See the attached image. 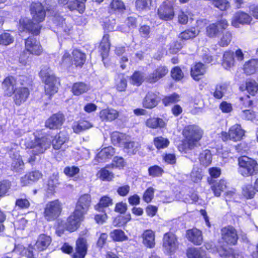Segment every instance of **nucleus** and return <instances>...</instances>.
I'll list each match as a JSON object with an SVG mask.
<instances>
[{
  "instance_id": "nucleus-1",
  "label": "nucleus",
  "mask_w": 258,
  "mask_h": 258,
  "mask_svg": "<svg viewBox=\"0 0 258 258\" xmlns=\"http://www.w3.org/2000/svg\"><path fill=\"white\" fill-rule=\"evenodd\" d=\"M29 10L32 18L20 19L19 26L22 31L33 36H38L40 34L42 27L40 23L44 21L46 17V11L42 4L38 1L32 2Z\"/></svg>"
},
{
  "instance_id": "nucleus-2",
  "label": "nucleus",
  "mask_w": 258,
  "mask_h": 258,
  "mask_svg": "<svg viewBox=\"0 0 258 258\" xmlns=\"http://www.w3.org/2000/svg\"><path fill=\"white\" fill-rule=\"evenodd\" d=\"M204 134V131L198 125L193 124L185 125L182 131L183 139L178 146L179 150L187 153L188 151L201 146V141Z\"/></svg>"
},
{
  "instance_id": "nucleus-3",
  "label": "nucleus",
  "mask_w": 258,
  "mask_h": 258,
  "mask_svg": "<svg viewBox=\"0 0 258 258\" xmlns=\"http://www.w3.org/2000/svg\"><path fill=\"white\" fill-rule=\"evenodd\" d=\"M86 54L78 48L73 49L71 53L65 50L59 61V66L69 73H73L75 68L82 69L86 62Z\"/></svg>"
},
{
  "instance_id": "nucleus-4",
  "label": "nucleus",
  "mask_w": 258,
  "mask_h": 258,
  "mask_svg": "<svg viewBox=\"0 0 258 258\" xmlns=\"http://www.w3.org/2000/svg\"><path fill=\"white\" fill-rule=\"evenodd\" d=\"M26 149L31 150L32 155L28 159V163L34 165L36 160V156L44 153L49 148L50 143L45 136L41 137L35 136L33 139L25 141Z\"/></svg>"
},
{
  "instance_id": "nucleus-5",
  "label": "nucleus",
  "mask_w": 258,
  "mask_h": 258,
  "mask_svg": "<svg viewBox=\"0 0 258 258\" xmlns=\"http://www.w3.org/2000/svg\"><path fill=\"white\" fill-rule=\"evenodd\" d=\"M20 86L17 87L13 94V101L17 106L25 103L29 98L33 89L32 80L26 76H22L19 80Z\"/></svg>"
},
{
  "instance_id": "nucleus-6",
  "label": "nucleus",
  "mask_w": 258,
  "mask_h": 258,
  "mask_svg": "<svg viewBox=\"0 0 258 258\" xmlns=\"http://www.w3.org/2000/svg\"><path fill=\"white\" fill-rule=\"evenodd\" d=\"M69 141V135L64 131H60L52 138L50 143L53 149L57 151L55 154V157L57 159L60 160L66 156V150L69 148L68 144Z\"/></svg>"
},
{
  "instance_id": "nucleus-7",
  "label": "nucleus",
  "mask_w": 258,
  "mask_h": 258,
  "mask_svg": "<svg viewBox=\"0 0 258 258\" xmlns=\"http://www.w3.org/2000/svg\"><path fill=\"white\" fill-rule=\"evenodd\" d=\"M39 76L45 84L44 92L48 98L51 99L53 96L58 92V88L55 86L57 82L56 76L51 74L49 68L44 67L39 73Z\"/></svg>"
},
{
  "instance_id": "nucleus-8",
  "label": "nucleus",
  "mask_w": 258,
  "mask_h": 258,
  "mask_svg": "<svg viewBox=\"0 0 258 258\" xmlns=\"http://www.w3.org/2000/svg\"><path fill=\"white\" fill-rule=\"evenodd\" d=\"M24 50L20 56L21 61L26 63L29 57H25L26 54L40 56L43 53V49L40 41L33 36H30L26 38L24 40Z\"/></svg>"
},
{
  "instance_id": "nucleus-9",
  "label": "nucleus",
  "mask_w": 258,
  "mask_h": 258,
  "mask_svg": "<svg viewBox=\"0 0 258 258\" xmlns=\"http://www.w3.org/2000/svg\"><path fill=\"white\" fill-rule=\"evenodd\" d=\"M62 204L58 199L48 202L44 208L43 216L47 222L59 219L62 213Z\"/></svg>"
},
{
  "instance_id": "nucleus-10",
  "label": "nucleus",
  "mask_w": 258,
  "mask_h": 258,
  "mask_svg": "<svg viewBox=\"0 0 258 258\" xmlns=\"http://www.w3.org/2000/svg\"><path fill=\"white\" fill-rule=\"evenodd\" d=\"M176 0H164L157 9L158 18L163 21H170L175 17Z\"/></svg>"
},
{
  "instance_id": "nucleus-11",
  "label": "nucleus",
  "mask_w": 258,
  "mask_h": 258,
  "mask_svg": "<svg viewBox=\"0 0 258 258\" xmlns=\"http://www.w3.org/2000/svg\"><path fill=\"white\" fill-rule=\"evenodd\" d=\"M239 172L245 177L253 176L258 172V164L256 161L245 156L238 159Z\"/></svg>"
},
{
  "instance_id": "nucleus-12",
  "label": "nucleus",
  "mask_w": 258,
  "mask_h": 258,
  "mask_svg": "<svg viewBox=\"0 0 258 258\" xmlns=\"http://www.w3.org/2000/svg\"><path fill=\"white\" fill-rule=\"evenodd\" d=\"M162 246L168 254H174L179 247L176 235L170 231L165 233L163 235Z\"/></svg>"
},
{
  "instance_id": "nucleus-13",
  "label": "nucleus",
  "mask_w": 258,
  "mask_h": 258,
  "mask_svg": "<svg viewBox=\"0 0 258 258\" xmlns=\"http://www.w3.org/2000/svg\"><path fill=\"white\" fill-rule=\"evenodd\" d=\"M92 202L90 194L88 193L82 194L78 197L74 211L85 217L91 207Z\"/></svg>"
},
{
  "instance_id": "nucleus-14",
  "label": "nucleus",
  "mask_w": 258,
  "mask_h": 258,
  "mask_svg": "<svg viewBox=\"0 0 258 258\" xmlns=\"http://www.w3.org/2000/svg\"><path fill=\"white\" fill-rule=\"evenodd\" d=\"M201 247L209 252L218 253L220 257L226 256V239L222 237L216 245L212 241H207Z\"/></svg>"
},
{
  "instance_id": "nucleus-15",
  "label": "nucleus",
  "mask_w": 258,
  "mask_h": 258,
  "mask_svg": "<svg viewBox=\"0 0 258 258\" xmlns=\"http://www.w3.org/2000/svg\"><path fill=\"white\" fill-rule=\"evenodd\" d=\"M85 217L78 213L73 212L67 218L65 222L67 231L72 233L77 231L81 226L82 222L84 220Z\"/></svg>"
},
{
  "instance_id": "nucleus-16",
  "label": "nucleus",
  "mask_w": 258,
  "mask_h": 258,
  "mask_svg": "<svg viewBox=\"0 0 258 258\" xmlns=\"http://www.w3.org/2000/svg\"><path fill=\"white\" fill-rule=\"evenodd\" d=\"M88 247L87 239L82 236L79 237L76 240L72 258H85L87 254Z\"/></svg>"
},
{
  "instance_id": "nucleus-17",
  "label": "nucleus",
  "mask_w": 258,
  "mask_h": 258,
  "mask_svg": "<svg viewBox=\"0 0 258 258\" xmlns=\"http://www.w3.org/2000/svg\"><path fill=\"white\" fill-rule=\"evenodd\" d=\"M169 70L167 66L160 64L155 67L146 78L147 82L154 84L164 78L168 74Z\"/></svg>"
},
{
  "instance_id": "nucleus-18",
  "label": "nucleus",
  "mask_w": 258,
  "mask_h": 258,
  "mask_svg": "<svg viewBox=\"0 0 258 258\" xmlns=\"http://www.w3.org/2000/svg\"><path fill=\"white\" fill-rule=\"evenodd\" d=\"M64 114L59 111L53 113L47 118L45 122V126L52 130H60L65 121Z\"/></svg>"
},
{
  "instance_id": "nucleus-19",
  "label": "nucleus",
  "mask_w": 258,
  "mask_h": 258,
  "mask_svg": "<svg viewBox=\"0 0 258 258\" xmlns=\"http://www.w3.org/2000/svg\"><path fill=\"white\" fill-rule=\"evenodd\" d=\"M226 29V22L223 20L217 21L215 23L209 24L206 28V34L209 38H215L223 33Z\"/></svg>"
},
{
  "instance_id": "nucleus-20",
  "label": "nucleus",
  "mask_w": 258,
  "mask_h": 258,
  "mask_svg": "<svg viewBox=\"0 0 258 258\" xmlns=\"http://www.w3.org/2000/svg\"><path fill=\"white\" fill-rule=\"evenodd\" d=\"M1 88L5 97L12 96L17 88L15 77L12 75L6 77L1 83Z\"/></svg>"
},
{
  "instance_id": "nucleus-21",
  "label": "nucleus",
  "mask_w": 258,
  "mask_h": 258,
  "mask_svg": "<svg viewBox=\"0 0 258 258\" xmlns=\"http://www.w3.org/2000/svg\"><path fill=\"white\" fill-rule=\"evenodd\" d=\"M160 101L158 93L153 91H148L142 101V107L147 109H152L157 107Z\"/></svg>"
},
{
  "instance_id": "nucleus-22",
  "label": "nucleus",
  "mask_w": 258,
  "mask_h": 258,
  "mask_svg": "<svg viewBox=\"0 0 258 258\" xmlns=\"http://www.w3.org/2000/svg\"><path fill=\"white\" fill-rule=\"evenodd\" d=\"M185 237L189 242L195 245L200 246L203 243V232L196 227L186 230Z\"/></svg>"
},
{
  "instance_id": "nucleus-23",
  "label": "nucleus",
  "mask_w": 258,
  "mask_h": 258,
  "mask_svg": "<svg viewBox=\"0 0 258 258\" xmlns=\"http://www.w3.org/2000/svg\"><path fill=\"white\" fill-rule=\"evenodd\" d=\"M119 112L112 108L107 107L101 109L99 112V117L103 122H112L117 119L119 117Z\"/></svg>"
},
{
  "instance_id": "nucleus-24",
  "label": "nucleus",
  "mask_w": 258,
  "mask_h": 258,
  "mask_svg": "<svg viewBox=\"0 0 258 258\" xmlns=\"http://www.w3.org/2000/svg\"><path fill=\"white\" fill-rule=\"evenodd\" d=\"M206 73V67L201 62H196L191 67L190 74L191 78L196 81H199Z\"/></svg>"
},
{
  "instance_id": "nucleus-25",
  "label": "nucleus",
  "mask_w": 258,
  "mask_h": 258,
  "mask_svg": "<svg viewBox=\"0 0 258 258\" xmlns=\"http://www.w3.org/2000/svg\"><path fill=\"white\" fill-rule=\"evenodd\" d=\"M52 242L51 237L45 233L40 234L36 241L35 245L39 251L46 250Z\"/></svg>"
},
{
  "instance_id": "nucleus-26",
  "label": "nucleus",
  "mask_w": 258,
  "mask_h": 258,
  "mask_svg": "<svg viewBox=\"0 0 258 258\" xmlns=\"http://www.w3.org/2000/svg\"><path fill=\"white\" fill-rule=\"evenodd\" d=\"M145 124L147 127L151 129H161L166 127L167 122L162 118L150 116L145 120Z\"/></svg>"
},
{
  "instance_id": "nucleus-27",
  "label": "nucleus",
  "mask_w": 258,
  "mask_h": 258,
  "mask_svg": "<svg viewBox=\"0 0 258 258\" xmlns=\"http://www.w3.org/2000/svg\"><path fill=\"white\" fill-rule=\"evenodd\" d=\"M110 36L108 34L103 35L99 45V52L102 60L106 58L108 55L111 46Z\"/></svg>"
},
{
  "instance_id": "nucleus-28",
  "label": "nucleus",
  "mask_w": 258,
  "mask_h": 258,
  "mask_svg": "<svg viewBox=\"0 0 258 258\" xmlns=\"http://www.w3.org/2000/svg\"><path fill=\"white\" fill-rule=\"evenodd\" d=\"M125 10V5L121 0H111L108 6V11L110 14H122Z\"/></svg>"
},
{
  "instance_id": "nucleus-29",
  "label": "nucleus",
  "mask_w": 258,
  "mask_h": 258,
  "mask_svg": "<svg viewBox=\"0 0 258 258\" xmlns=\"http://www.w3.org/2000/svg\"><path fill=\"white\" fill-rule=\"evenodd\" d=\"M115 152V149L111 146L102 148L96 155L99 162H106L113 156Z\"/></svg>"
},
{
  "instance_id": "nucleus-30",
  "label": "nucleus",
  "mask_w": 258,
  "mask_h": 258,
  "mask_svg": "<svg viewBox=\"0 0 258 258\" xmlns=\"http://www.w3.org/2000/svg\"><path fill=\"white\" fill-rule=\"evenodd\" d=\"M185 253L187 258H210L203 247H188Z\"/></svg>"
},
{
  "instance_id": "nucleus-31",
  "label": "nucleus",
  "mask_w": 258,
  "mask_h": 258,
  "mask_svg": "<svg viewBox=\"0 0 258 258\" xmlns=\"http://www.w3.org/2000/svg\"><path fill=\"white\" fill-rule=\"evenodd\" d=\"M113 204L112 199L108 195H104L100 198L98 203L94 206V209L97 212H105V209Z\"/></svg>"
},
{
  "instance_id": "nucleus-32",
  "label": "nucleus",
  "mask_w": 258,
  "mask_h": 258,
  "mask_svg": "<svg viewBox=\"0 0 258 258\" xmlns=\"http://www.w3.org/2000/svg\"><path fill=\"white\" fill-rule=\"evenodd\" d=\"M143 243L148 248H152L155 245V232L151 230L147 229L144 231L142 234Z\"/></svg>"
},
{
  "instance_id": "nucleus-33",
  "label": "nucleus",
  "mask_w": 258,
  "mask_h": 258,
  "mask_svg": "<svg viewBox=\"0 0 258 258\" xmlns=\"http://www.w3.org/2000/svg\"><path fill=\"white\" fill-rule=\"evenodd\" d=\"M90 90L89 86L84 82L74 83L71 87V91L75 96H80L88 92Z\"/></svg>"
},
{
  "instance_id": "nucleus-34",
  "label": "nucleus",
  "mask_w": 258,
  "mask_h": 258,
  "mask_svg": "<svg viewBox=\"0 0 258 258\" xmlns=\"http://www.w3.org/2000/svg\"><path fill=\"white\" fill-rule=\"evenodd\" d=\"M234 56H235L236 59L240 61L244 59V54L240 49H237L235 52L229 50L227 51V67L231 68L235 65Z\"/></svg>"
},
{
  "instance_id": "nucleus-35",
  "label": "nucleus",
  "mask_w": 258,
  "mask_h": 258,
  "mask_svg": "<svg viewBox=\"0 0 258 258\" xmlns=\"http://www.w3.org/2000/svg\"><path fill=\"white\" fill-rule=\"evenodd\" d=\"M93 127V124L88 120L81 119L75 121L72 126L74 133L80 134L81 132L88 130Z\"/></svg>"
},
{
  "instance_id": "nucleus-36",
  "label": "nucleus",
  "mask_w": 258,
  "mask_h": 258,
  "mask_svg": "<svg viewBox=\"0 0 258 258\" xmlns=\"http://www.w3.org/2000/svg\"><path fill=\"white\" fill-rule=\"evenodd\" d=\"M244 135V131L239 124H235L229 130L228 136L230 139L235 141L240 140Z\"/></svg>"
},
{
  "instance_id": "nucleus-37",
  "label": "nucleus",
  "mask_w": 258,
  "mask_h": 258,
  "mask_svg": "<svg viewBox=\"0 0 258 258\" xmlns=\"http://www.w3.org/2000/svg\"><path fill=\"white\" fill-rule=\"evenodd\" d=\"M251 19V17L247 14L243 12H239L235 15L231 24L233 26L237 27L239 23H249Z\"/></svg>"
},
{
  "instance_id": "nucleus-38",
  "label": "nucleus",
  "mask_w": 258,
  "mask_h": 258,
  "mask_svg": "<svg viewBox=\"0 0 258 258\" xmlns=\"http://www.w3.org/2000/svg\"><path fill=\"white\" fill-rule=\"evenodd\" d=\"M258 70V59H251L245 62L243 66L244 73L247 75L254 74Z\"/></svg>"
},
{
  "instance_id": "nucleus-39",
  "label": "nucleus",
  "mask_w": 258,
  "mask_h": 258,
  "mask_svg": "<svg viewBox=\"0 0 258 258\" xmlns=\"http://www.w3.org/2000/svg\"><path fill=\"white\" fill-rule=\"evenodd\" d=\"M109 166V165H107L105 167L101 168L98 171L97 175L101 181L110 182L114 179V173L107 169Z\"/></svg>"
},
{
  "instance_id": "nucleus-40",
  "label": "nucleus",
  "mask_w": 258,
  "mask_h": 258,
  "mask_svg": "<svg viewBox=\"0 0 258 258\" xmlns=\"http://www.w3.org/2000/svg\"><path fill=\"white\" fill-rule=\"evenodd\" d=\"M180 101V95L175 92L163 96L162 102L164 106L175 104Z\"/></svg>"
},
{
  "instance_id": "nucleus-41",
  "label": "nucleus",
  "mask_w": 258,
  "mask_h": 258,
  "mask_svg": "<svg viewBox=\"0 0 258 258\" xmlns=\"http://www.w3.org/2000/svg\"><path fill=\"white\" fill-rule=\"evenodd\" d=\"M110 237L114 242H122L128 239L125 232L120 229H115L110 232Z\"/></svg>"
},
{
  "instance_id": "nucleus-42",
  "label": "nucleus",
  "mask_w": 258,
  "mask_h": 258,
  "mask_svg": "<svg viewBox=\"0 0 258 258\" xmlns=\"http://www.w3.org/2000/svg\"><path fill=\"white\" fill-rule=\"evenodd\" d=\"M87 0H74L68 4V8L71 11L77 10L79 13H83L85 10V3Z\"/></svg>"
},
{
  "instance_id": "nucleus-43",
  "label": "nucleus",
  "mask_w": 258,
  "mask_h": 258,
  "mask_svg": "<svg viewBox=\"0 0 258 258\" xmlns=\"http://www.w3.org/2000/svg\"><path fill=\"white\" fill-rule=\"evenodd\" d=\"M200 164L205 167L209 166L212 162V155L209 150H205L201 153L199 156Z\"/></svg>"
},
{
  "instance_id": "nucleus-44",
  "label": "nucleus",
  "mask_w": 258,
  "mask_h": 258,
  "mask_svg": "<svg viewBox=\"0 0 258 258\" xmlns=\"http://www.w3.org/2000/svg\"><path fill=\"white\" fill-rule=\"evenodd\" d=\"M238 236L236 230L232 226L227 227V244L235 245L237 243Z\"/></svg>"
},
{
  "instance_id": "nucleus-45",
  "label": "nucleus",
  "mask_w": 258,
  "mask_h": 258,
  "mask_svg": "<svg viewBox=\"0 0 258 258\" xmlns=\"http://www.w3.org/2000/svg\"><path fill=\"white\" fill-rule=\"evenodd\" d=\"M153 143L156 148L159 150L167 148L170 144V141L167 138L159 136L154 138Z\"/></svg>"
},
{
  "instance_id": "nucleus-46",
  "label": "nucleus",
  "mask_w": 258,
  "mask_h": 258,
  "mask_svg": "<svg viewBox=\"0 0 258 258\" xmlns=\"http://www.w3.org/2000/svg\"><path fill=\"white\" fill-rule=\"evenodd\" d=\"M127 79L124 74L119 76L118 79L115 81L114 87L118 92L125 91L127 88Z\"/></svg>"
},
{
  "instance_id": "nucleus-47",
  "label": "nucleus",
  "mask_w": 258,
  "mask_h": 258,
  "mask_svg": "<svg viewBox=\"0 0 258 258\" xmlns=\"http://www.w3.org/2000/svg\"><path fill=\"white\" fill-rule=\"evenodd\" d=\"M198 35L195 28L192 27L181 32L178 37L182 40H188L195 38Z\"/></svg>"
},
{
  "instance_id": "nucleus-48",
  "label": "nucleus",
  "mask_w": 258,
  "mask_h": 258,
  "mask_svg": "<svg viewBox=\"0 0 258 258\" xmlns=\"http://www.w3.org/2000/svg\"><path fill=\"white\" fill-rule=\"evenodd\" d=\"M170 75L171 78L175 82L181 81L184 77V73L178 66H175L171 69Z\"/></svg>"
},
{
  "instance_id": "nucleus-49",
  "label": "nucleus",
  "mask_w": 258,
  "mask_h": 258,
  "mask_svg": "<svg viewBox=\"0 0 258 258\" xmlns=\"http://www.w3.org/2000/svg\"><path fill=\"white\" fill-rule=\"evenodd\" d=\"M226 187L224 180H220L219 182H215L211 188L216 197H219L223 191L224 188Z\"/></svg>"
},
{
  "instance_id": "nucleus-50",
  "label": "nucleus",
  "mask_w": 258,
  "mask_h": 258,
  "mask_svg": "<svg viewBox=\"0 0 258 258\" xmlns=\"http://www.w3.org/2000/svg\"><path fill=\"white\" fill-rule=\"evenodd\" d=\"M152 3V0H136L135 2L136 9L139 11L150 10Z\"/></svg>"
},
{
  "instance_id": "nucleus-51",
  "label": "nucleus",
  "mask_w": 258,
  "mask_h": 258,
  "mask_svg": "<svg viewBox=\"0 0 258 258\" xmlns=\"http://www.w3.org/2000/svg\"><path fill=\"white\" fill-rule=\"evenodd\" d=\"M148 175L153 177H160L164 173V170L159 166L154 165L148 168Z\"/></svg>"
},
{
  "instance_id": "nucleus-52",
  "label": "nucleus",
  "mask_w": 258,
  "mask_h": 258,
  "mask_svg": "<svg viewBox=\"0 0 258 258\" xmlns=\"http://www.w3.org/2000/svg\"><path fill=\"white\" fill-rule=\"evenodd\" d=\"M125 134L115 131L110 135L111 143L114 145H119L124 139Z\"/></svg>"
},
{
  "instance_id": "nucleus-53",
  "label": "nucleus",
  "mask_w": 258,
  "mask_h": 258,
  "mask_svg": "<svg viewBox=\"0 0 258 258\" xmlns=\"http://www.w3.org/2000/svg\"><path fill=\"white\" fill-rule=\"evenodd\" d=\"M154 193L155 189L153 187H148L143 194V200L147 204L151 202L154 197Z\"/></svg>"
},
{
  "instance_id": "nucleus-54",
  "label": "nucleus",
  "mask_w": 258,
  "mask_h": 258,
  "mask_svg": "<svg viewBox=\"0 0 258 258\" xmlns=\"http://www.w3.org/2000/svg\"><path fill=\"white\" fill-rule=\"evenodd\" d=\"M14 42V38L7 32H3L0 34V45L8 46Z\"/></svg>"
},
{
  "instance_id": "nucleus-55",
  "label": "nucleus",
  "mask_w": 258,
  "mask_h": 258,
  "mask_svg": "<svg viewBox=\"0 0 258 258\" xmlns=\"http://www.w3.org/2000/svg\"><path fill=\"white\" fill-rule=\"evenodd\" d=\"M255 188L251 184L245 185L242 187V195L247 199L253 198L255 194Z\"/></svg>"
},
{
  "instance_id": "nucleus-56",
  "label": "nucleus",
  "mask_w": 258,
  "mask_h": 258,
  "mask_svg": "<svg viewBox=\"0 0 258 258\" xmlns=\"http://www.w3.org/2000/svg\"><path fill=\"white\" fill-rule=\"evenodd\" d=\"M151 32L150 26L147 24L141 25L139 28V35L141 37L146 39L150 38Z\"/></svg>"
},
{
  "instance_id": "nucleus-57",
  "label": "nucleus",
  "mask_w": 258,
  "mask_h": 258,
  "mask_svg": "<svg viewBox=\"0 0 258 258\" xmlns=\"http://www.w3.org/2000/svg\"><path fill=\"white\" fill-rule=\"evenodd\" d=\"M42 177V173L38 170L31 171L24 176L25 178L32 181H37Z\"/></svg>"
},
{
  "instance_id": "nucleus-58",
  "label": "nucleus",
  "mask_w": 258,
  "mask_h": 258,
  "mask_svg": "<svg viewBox=\"0 0 258 258\" xmlns=\"http://www.w3.org/2000/svg\"><path fill=\"white\" fill-rule=\"evenodd\" d=\"M11 186V182L8 180H3L0 181V198L6 195Z\"/></svg>"
},
{
  "instance_id": "nucleus-59",
  "label": "nucleus",
  "mask_w": 258,
  "mask_h": 258,
  "mask_svg": "<svg viewBox=\"0 0 258 258\" xmlns=\"http://www.w3.org/2000/svg\"><path fill=\"white\" fill-rule=\"evenodd\" d=\"M80 172V169L78 167L75 166H67L63 169L64 174L69 177H73L78 174Z\"/></svg>"
},
{
  "instance_id": "nucleus-60",
  "label": "nucleus",
  "mask_w": 258,
  "mask_h": 258,
  "mask_svg": "<svg viewBox=\"0 0 258 258\" xmlns=\"http://www.w3.org/2000/svg\"><path fill=\"white\" fill-rule=\"evenodd\" d=\"M133 82V84L137 86H140L143 81L142 74L139 71H135L132 75L130 77Z\"/></svg>"
},
{
  "instance_id": "nucleus-61",
  "label": "nucleus",
  "mask_w": 258,
  "mask_h": 258,
  "mask_svg": "<svg viewBox=\"0 0 258 258\" xmlns=\"http://www.w3.org/2000/svg\"><path fill=\"white\" fill-rule=\"evenodd\" d=\"M125 164L124 159L122 157L115 156L111 163L113 167L118 168L119 169H123Z\"/></svg>"
},
{
  "instance_id": "nucleus-62",
  "label": "nucleus",
  "mask_w": 258,
  "mask_h": 258,
  "mask_svg": "<svg viewBox=\"0 0 258 258\" xmlns=\"http://www.w3.org/2000/svg\"><path fill=\"white\" fill-rule=\"evenodd\" d=\"M15 205L19 209H27L30 206V203L27 199L20 198L16 200Z\"/></svg>"
},
{
  "instance_id": "nucleus-63",
  "label": "nucleus",
  "mask_w": 258,
  "mask_h": 258,
  "mask_svg": "<svg viewBox=\"0 0 258 258\" xmlns=\"http://www.w3.org/2000/svg\"><path fill=\"white\" fill-rule=\"evenodd\" d=\"M162 159L167 164L174 165L176 163V157L173 153H165L163 155Z\"/></svg>"
},
{
  "instance_id": "nucleus-64",
  "label": "nucleus",
  "mask_w": 258,
  "mask_h": 258,
  "mask_svg": "<svg viewBox=\"0 0 258 258\" xmlns=\"http://www.w3.org/2000/svg\"><path fill=\"white\" fill-rule=\"evenodd\" d=\"M246 89L251 95H254L258 90V85L254 81H249L246 83Z\"/></svg>"
}]
</instances>
